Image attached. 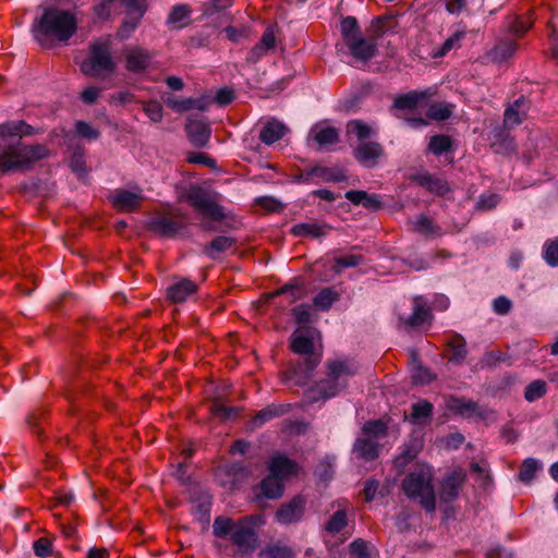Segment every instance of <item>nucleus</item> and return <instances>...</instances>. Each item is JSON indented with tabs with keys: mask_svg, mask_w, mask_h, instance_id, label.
<instances>
[{
	"mask_svg": "<svg viewBox=\"0 0 558 558\" xmlns=\"http://www.w3.org/2000/svg\"><path fill=\"white\" fill-rule=\"evenodd\" d=\"M310 135L320 147L332 145L339 140V133L332 126L315 125L312 128Z\"/></svg>",
	"mask_w": 558,
	"mask_h": 558,
	"instance_id": "nucleus-28",
	"label": "nucleus"
},
{
	"mask_svg": "<svg viewBox=\"0 0 558 558\" xmlns=\"http://www.w3.org/2000/svg\"><path fill=\"white\" fill-rule=\"evenodd\" d=\"M111 45L110 37H101L92 41L88 57L81 63V71L90 76L112 74L116 64L112 59Z\"/></svg>",
	"mask_w": 558,
	"mask_h": 558,
	"instance_id": "nucleus-7",
	"label": "nucleus"
},
{
	"mask_svg": "<svg viewBox=\"0 0 558 558\" xmlns=\"http://www.w3.org/2000/svg\"><path fill=\"white\" fill-rule=\"evenodd\" d=\"M292 314L294 316L295 323L300 325V327H305L306 324L311 322L312 311L311 306L307 304H301L292 310Z\"/></svg>",
	"mask_w": 558,
	"mask_h": 558,
	"instance_id": "nucleus-52",
	"label": "nucleus"
},
{
	"mask_svg": "<svg viewBox=\"0 0 558 558\" xmlns=\"http://www.w3.org/2000/svg\"><path fill=\"white\" fill-rule=\"evenodd\" d=\"M330 230L326 225L317 222H303L298 223L291 228V233L295 236L318 239Z\"/></svg>",
	"mask_w": 558,
	"mask_h": 558,
	"instance_id": "nucleus-27",
	"label": "nucleus"
},
{
	"mask_svg": "<svg viewBox=\"0 0 558 558\" xmlns=\"http://www.w3.org/2000/svg\"><path fill=\"white\" fill-rule=\"evenodd\" d=\"M255 517H243L236 521L217 517L213 523V533L220 538H229L242 554H250L257 547Z\"/></svg>",
	"mask_w": 558,
	"mask_h": 558,
	"instance_id": "nucleus-3",
	"label": "nucleus"
},
{
	"mask_svg": "<svg viewBox=\"0 0 558 558\" xmlns=\"http://www.w3.org/2000/svg\"><path fill=\"white\" fill-rule=\"evenodd\" d=\"M279 294H287L289 296L290 302H295L302 298H304L305 292L303 288L298 283H289L283 286L282 288L278 289L272 293V296L279 295Z\"/></svg>",
	"mask_w": 558,
	"mask_h": 558,
	"instance_id": "nucleus-48",
	"label": "nucleus"
},
{
	"mask_svg": "<svg viewBox=\"0 0 558 558\" xmlns=\"http://www.w3.org/2000/svg\"><path fill=\"white\" fill-rule=\"evenodd\" d=\"M34 551L40 558L49 557L52 554V544L47 538H39L34 543Z\"/></svg>",
	"mask_w": 558,
	"mask_h": 558,
	"instance_id": "nucleus-57",
	"label": "nucleus"
},
{
	"mask_svg": "<svg viewBox=\"0 0 558 558\" xmlns=\"http://www.w3.org/2000/svg\"><path fill=\"white\" fill-rule=\"evenodd\" d=\"M353 156L362 166L373 168L385 156V149L377 142H363L353 149Z\"/></svg>",
	"mask_w": 558,
	"mask_h": 558,
	"instance_id": "nucleus-14",
	"label": "nucleus"
},
{
	"mask_svg": "<svg viewBox=\"0 0 558 558\" xmlns=\"http://www.w3.org/2000/svg\"><path fill=\"white\" fill-rule=\"evenodd\" d=\"M210 412L214 416L227 421L238 417L240 415L241 408L226 407L219 400H215L210 405Z\"/></svg>",
	"mask_w": 558,
	"mask_h": 558,
	"instance_id": "nucleus-33",
	"label": "nucleus"
},
{
	"mask_svg": "<svg viewBox=\"0 0 558 558\" xmlns=\"http://www.w3.org/2000/svg\"><path fill=\"white\" fill-rule=\"evenodd\" d=\"M448 345L451 350L449 361L457 364L462 363L468 354L465 340L461 336L454 335L448 342Z\"/></svg>",
	"mask_w": 558,
	"mask_h": 558,
	"instance_id": "nucleus-31",
	"label": "nucleus"
},
{
	"mask_svg": "<svg viewBox=\"0 0 558 558\" xmlns=\"http://www.w3.org/2000/svg\"><path fill=\"white\" fill-rule=\"evenodd\" d=\"M533 23L531 12L525 15L513 16L509 22V31L518 37H522L532 27Z\"/></svg>",
	"mask_w": 558,
	"mask_h": 558,
	"instance_id": "nucleus-32",
	"label": "nucleus"
},
{
	"mask_svg": "<svg viewBox=\"0 0 558 558\" xmlns=\"http://www.w3.org/2000/svg\"><path fill=\"white\" fill-rule=\"evenodd\" d=\"M108 199L116 210L120 213H133L141 209L145 197L141 190L132 192L118 189L110 193Z\"/></svg>",
	"mask_w": 558,
	"mask_h": 558,
	"instance_id": "nucleus-13",
	"label": "nucleus"
},
{
	"mask_svg": "<svg viewBox=\"0 0 558 558\" xmlns=\"http://www.w3.org/2000/svg\"><path fill=\"white\" fill-rule=\"evenodd\" d=\"M185 225L183 215L171 209L156 211L147 222L149 231L163 236L171 238L180 232Z\"/></svg>",
	"mask_w": 558,
	"mask_h": 558,
	"instance_id": "nucleus-10",
	"label": "nucleus"
},
{
	"mask_svg": "<svg viewBox=\"0 0 558 558\" xmlns=\"http://www.w3.org/2000/svg\"><path fill=\"white\" fill-rule=\"evenodd\" d=\"M287 132L288 129L282 122L272 119L267 121L262 128L259 132V140L266 145H271L281 140Z\"/></svg>",
	"mask_w": 558,
	"mask_h": 558,
	"instance_id": "nucleus-24",
	"label": "nucleus"
},
{
	"mask_svg": "<svg viewBox=\"0 0 558 558\" xmlns=\"http://www.w3.org/2000/svg\"><path fill=\"white\" fill-rule=\"evenodd\" d=\"M429 469L411 472L402 481V489L411 499H418L427 512H434L436 507L434 487Z\"/></svg>",
	"mask_w": 558,
	"mask_h": 558,
	"instance_id": "nucleus-8",
	"label": "nucleus"
},
{
	"mask_svg": "<svg viewBox=\"0 0 558 558\" xmlns=\"http://www.w3.org/2000/svg\"><path fill=\"white\" fill-rule=\"evenodd\" d=\"M125 69L131 73H143L153 66L156 53L141 46H128L123 50Z\"/></svg>",
	"mask_w": 558,
	"mask_h": 558,
	"instance_id": "nucleus-11",
	"label": "nucleus"
},
{
	"mask_svg": "<svg viewBox=\"0 0 558 558\" xmlns=\"http://www.w3.org/2000/svg\"><path fill=\"white\" fill-rule=\"evenodd\" d=\"M347 133L355 135L362 142L372 135V129L362 120H352L347 124Z\"/></svg>",
	"mask_w": 558,
	"mask_h": 558,
	"instance_id": "nucleus-42",
	"label": "nucleus"
},
{
	"mask_svg": "<svg viewBox=\"0 0 558 558\" xmlns=\"http://www.w3.org/2000/svg\"><path fill=\"white\" fill-rule=\"evenodd\" d=\"M255 205L259 206L267 213H279L284 208V205L272 196H260L255 199Z\"/></svg>",
	"mask_w": 558,
	"mask_h": 558,
	"instance_id": "nucleus-49",
	"label": "nucleus"
},
{
	"mask_svg": "<svg viewBox=\"0 0 558 558\" xmlns=\"http://www.w3.org/2000/svg\"><path fill=\"white\" fill-rule=\"evenodd\" d=\"M363 257L357 254H349L345 256H339L333 259L335 264L332 269L336 272L342 271L344 268L356 267L363 263Z\"/></svg>",
	"mask_w": 558,
	"mask_h": 558,
	"instance_id": "nucleus-44",
	"label": "nucleus"
},
{
	"mask_svg": "<svg viewBox=\"0 0 558 558\" xmlns=\"http://www.w3.org/2000/svg\"><path fill=\"white\" fill-rule=\"evenodd\" d=\"M234 99V93L230 88H220L215 97V101L219 104L220 106H227L231 104Z\"/></svg>",
	"mask_w": 558,
	"mask_h": 558,
	"instance_id": "nucleus-63",
	"label": "nucleus"
},
{
	"mask_svg": "<svg viewBox=\"0 0 558 558\" xmlns=\"http://www.w3.org/2000/svg\"><path fill=\"white\" fill-rule=\"evenodd\" d=\"M248 476V470L239 463L219 465L215 471L217 483L227 490L235 489Z\"/></svg>",
	"mask_w": 558,
	"mask_h": 558,
	"instance_id": "nucleus-12",
	"label": "nucleus"
},
{
	"mask_svg": "<svg viewBox=\"0 0 558 558\" xmlns=\"http://www.w3.org/2000/svg\"><path fill=\"white\" fill-rule=\"evenodd\" d=\"M518 50L514 39H500L485 56L487 62L501 64L511 59Z\"/></svg>",
	"mask_w": 558,
	"mask_h": 558,
	"instance_id": "nucleus-17",
	"label": "nucleus"
},
{
	"mask_svg": "<svg viewBox=\"0 0 558 558\" xmlns=\"http://www.w3.org/2000/svg\"><path fill=\"white\" fill-rule=\"evenodd\" d=\"M198 286L186 278H179L167 289V296L173 303H182L196 293Z\"/></svg>",
	"mask_w": 558,
	"mask_h": 558,
	"instance_id": "nucleus-18",
	"label": "nucleus"
},
{
	"mask_svg": "<svg viewBox=\"0 0 558 558\" xmlns=\"http://www.w3.org/2000/svg\"><path fill=\"white\" fill-rule=\"evenodd\" d=\"M430 317L429 308L421 303V298H416L412 315L402 319V323L408 327H418L428 322Z\"/></svg>",
	"mask_w": 558,
	"mask_h": 558,
	"instance_id": "nucleus-30",
	"label": "nucleus"
},
{
	"mask_svg": "<svg viewBox=\"0 0 558 558\" xmlns=\"http://www.w3.org/2000/svg\"><path fill=\"white\" fill-rule=\"evenodd\" d=\"M76 132L80 136L87 140H96L99 137V131L93 128L89 123L77 121L75 124Z\"/></svg>",
	"mask_w": 558,
	"mask_h": 558,
	"instance_id": "nucleus-55",
	"label": "nucleus"
},
{
	"mask_svg": "<svg viewBox=\"0 0 558 558\" xmlns=\"http://www.w3.org/2000/svg\"><path fill=\"white\" fill-rule=\"evenodd\" d=\"M341 35L350 54L362 62H367L375 57L377 44L375 39H366L353 16H347L341 21Z\"/></svg>",
	"mask_w": 558,
	"mask_h": 558,
	"instance_id": "nucleus-6",
	"label": "nucleus"
},
{
	"mask_svg": "<svg viewBox=\"0 0 558 558\" xmlns=\"http://www.w3.org/2000/svg\"><path fill=\"white\" fill-rule=\"evenodd\" d=\"M546 383L544 380H534L526 386L524 391V398L529 402H534L546 393Z\"/></svg>",
	"mask_w": 558,
	"mask_h": 558,
	"instance_id": "nucleus-45",
	"label": "nucleus"
},
{
	"mask_svg": "<svg viewBox=\"0 0 558 558\" xmlns=\"http://www.w3.org/2000/svg\"><path fill=\"white\" fill-rule=\"evenodd\" d=\"M530 105L529 101L521 96L512 105H510L504 113V126L508 130L522 123L526 117Z\"/></svg>",
	"mask_w": 558,
	"mask_h": 558,
	"instance_id": "nucleus-19",
	"label": "nucleus"
},
{
	"mask_svg": "<svg viewBox=\"0 0 558 558\" xmlns=\"http://www.w3.org/2000/svg\"><path fill=\"white\" fill-rule=\"evenodd\" d=\"M447 405L451 411L460 415H471L477 411V405L475 402L459 398H450Z\"/></svg>",
	"mask_w": 558,
	"mask_h": 558,
	"instance_id": "nucleus-37",
	"label": "nucleus"
},
{
	"mask_svg": "<svg viewBox=\"0 0 558 558\" xmlns=\"http://www.w3.org/2000/svg\"><path fill=\"white\" fill-rule=\"evenodd\" d=\"M543 256L548 265L558 266V246H546Z\"/></svg>",
	"mask_w": 558,
	"mask_h": 558,
	"instance_id": "nucleus-64",
	"label": "nucleus"
},
{
	"mask_svg": "<svg viewBox=\"0 0 558 558\" xmlns=\"http://www.w3.org/2000/svg\"><path fill=\"white\" fill-rule=\"evenodd\" d=\"M180 199L189 203L206 219L220 221L225 217L222 207L201 186H190L181 193Z\"/></svg>",
	"mask_w": 558,
	"mask_h": 558,
	"instance_id": "nucleus-9",
	"label": "nucleus"
},
{
	"mask_svg": "<svg viewBox=\"0 0 558 558\" xmlns=\"http://www.w3.org/2000/svg\"><path fill=\"white\" fill-rule=\"evenodd\" d=\"M434 95L435 90L433 88H427L425 90H411L397 96L395 98L393 106L400 110H412L422 106Z\"/></svg>",
	"mask_w": 558,
	"mask_h": 558,
	"instance_id": "nucleus-16",
	"label": "nucleus"
},
{
	"mask_svg": "<svg viewBox=\"0 0 558 558\" xmlns=\"http://www.w3.org/2000/svg\"><path fill=\"white\" fill-rule=\"evenodd\" d=\"M186 132L190 141L197 146L205 145L210 136L209 126L199 120H189Z\"/></svg>",
	"mask_w": 558,
	"mask_h": 558,
	"instance_id": "nucleus-26",
	"label": "nucleus"
},
{
	"mask_svg": "<svg viewBox=\"0 0 558 558\" xmlns=\"http://www.w3.org/2000/svg\"><path fill=\"white\" fill-rule=\"evenodd\" d=\"M466 480V474L463 470H456L449 474L441 483L439 490V498L444 502L454 501Z\"/></svg>",
	"mask_w": 558,
	"mask_h": 558,
	"instance_id": "nucleus-15",
	"label": "nucleus"
},
{
	"mask_svg": "<svg viewBox=\"0 0 558 558\" xmlns=\"http://www.w3.org/2000/svg\"><path fill=\"white\" fill-rule=\"evenodd\" d=\"M304 501L302 498H294L289 504L283 505L276 513L278 522L290 524L299 521L303 515Z\"/></svg>",
	"mask_w": 558,
	"mask_h": 558,
	"instance_id": "nucleus-22",
	"label": "nucleus"
},
{
	"mask_svg": "<svg viewBox=\"0 0 558 558\" xmlns=\"http://www.w3.org/2000/svg\"><path fill=\"white\" fill-rule=\"evenodd\" d=\"M348 524V517L345 509L337 510L325 523V530L328 533L337 534L342 531Z\"/></svg>",
	"mask_w": 558,
	"mask_h": 558,
	"instance_id": "nucleus-35",
	"label": "nucleus"
},
{
	"mask_svg": "<svg viewBox=\"0 0 558 558\" xmlns=\"http://www.w3.org/2000/svg\"><path fill=\"white\" fill-rule=\"evenodd\" d=\"M269 469L272 475L282 480L295 472L296 464L289 458L278 456L271 460Z\"/></svg>",
	"mask_w": 558,
	"mask_h": 558,
	"instance_id": "nucleus-29",
	"label": "nucleus"
},
{
	"mask_svg": "<svg viewBox=\"0 0 558 558\" xmlns=\"http://www.w3.org/2000/svg\"><path fill=\"white\" fill-rule=\"evenodd\" d=\"M452 108L450 104L435 102L429 106L427 116L433 120L444 121L450 118Z\"/></svg>",
	"mask_w": 558,
	"mask_h": 558,
	"instance_id": "nucleus-41",
	"label": "nucleus"
},
{
	"mask_svg": "<svg viewBox=\"0 0 558 558\" xmlns=\"http://www.w3.org/2000/svg\"><path fill=\"white\" fill-rule=\"evenodd\" d=\"M292 550L287 546H271L260 553L262 558H292Z\"/></svg>",
	"mask_w": 558,
	"mask_h": 558,
	"instance_id": "nucleus-53",
	"label": "nucleus"
},
{
	"mask_svg": "<svg viewBox=\"0 0 558 558\" xmlns=\"http://www.w3.org/2000/svg\"><path fill=\"white\" fill-rule=\"evenodd\" d=\"M189 14L190 10L187 5H177L170 12L168 23L174 25L175 27H182L183 22L189 17Z\"/></svg>",
	"mask_w": 558,
	"mask_h": 558,
	"instance_id": "nucleus-50",
	"label": "nucleus"
},
{
	"mask_svg": "<svg viewBox=\"0 0 558 558\" xmlns=\"http://www.w3.org/2000/svg\"><path fill=\"white\" fill-rule=\"evenodd\" d=\"M538 469V461L533 458H527L521 464L518 477L521 482L529 484L535 476V473L537 472Z\"/></svg>",
	"mask_w": 558,
	"mask_h": 558,
	"instance_id": "nucleus-43",
	"label": "nucleus"
},
{
	"mask_svg": "<svg viewBox=\"0 0 558 558\" xmlns=\"http://www.w3.org/2000/svg\"><path fill=\"white\" fill-rule=\"evenodd\" d=\"M362 432L363 436L376 441L387 434V426L381 420L371 421L364 424Z\"/></svg>",
	"mask_w": 558,
	"mask_h": 558,
	"instance_id": "nucleus-40",
	"label": "nucleus"
},
{
	"mask_svg": "<svg viewBox=\"0 0 558 558\" xmlns=\"http://www.w3.org/2000/svg\"><path fill=\"white\" fill-rule=\"evenodd\" d=\"M76 28L77 20L72 12L49 8L36 21L33 31L35 38L44 44L47 39L68 41Z\"/></svg>",
	"mask_w": 558,
	"mask_h": 558,
	"instance_id": "nucleus-2",
	"label": "nucleus"
},
{
	"mask_svg": "<svg viewBox=\"0 0 558 558\" xmlns=\"http://www.w3.org/2000/svg\"><path fill=\"white\" fill-rule=\"evenodd\" d=\"M290 410V404H270L258 411L251 422V428H259L266 422L279 417Z\"/></svg>",
	"mask_w": 558,
	"mask_h": 558,
	"instance_id": "nucleus-23",
	"label": "nucleus"
},
{
	"mask_svg": "<svg viewBox=\"0 0 558 558\" xmlns=\"http://www.w3.org/2000/svg\"><path fill=\"white\" fill-rule=\"evenodd\" d=\"M411 417L413 421L418 422L429 417L433 413V404L428 401L422 400L411 407Z\"/></svg>",
	"mask_w": 558,
	"mask_h": 558,
	"instance_id": "nucleus-47",
	"label": "nucleus"
},
{
	"mask_svg": "<svg viewBox=\"0 0 558 558\" xmlns=\"http://www.w3.org/2000/svg\"><path fill=\"white\" fill-rule=\"evenodd\" d=\"M144 112L153 122H160L163 117V109L159 101L150 100L143 104Z\"/></svg>",
	"mask_w": 558,
	"mask_h": 558,
	"instance_id": "nucleus-51",
	"label": "nucleus"
},
{
	"mask_svg": "<svg viewBox=\"0 0 558 558\" xmlns=\"http://www.w3.org/2000/svg\"><path fill=\"white\" fill-rule=\"evenodd\" d=\"M351 553L359 558H367L368 557V543L362 538L354 539L350 544Z\"/></svg>",
	"mask_w": 558,
	"mask_h": 558,
	"instance_id": "nucleus-62",
	"label": "nucleus"
},
{
	"mask_svg": "<svg viewBox=\"0 0 558 558\" xmlns=\"http://www.w3.org/2000/svg\"><path fill=\"white\" fill-rule=\"evenodd\" d=\"M353 452L357 458L365 461H373L378 457L379 445L372 438L359 437L353 445Z\"/></svg>",
	"mask_w": 558,
	"mask_h": 558,
	"instance_id": "nucleus-25",
	"label": "nucleus"
},
{
	"mask_svg": "<svg viewBox=\"0 0 558 558\" xmlns=\"http://www.w3.org/2000/svg\"><path fill=\"white\" fill-rule=\"evenodd\" d=\"M141 19L142 16H140V13H136V16L134 17H129L119 29V36L121 38H128L130 34L137 27Z\"/></svg>",
	"mask_w": 558,
	"mask_h": 558,
	"instance_id": "nucleus-61",
	"label": "nucleus"
},
{
	"mask_svg": "<svg viewBox=\"0 0 558 558\" xmlns=\"http://www.w3.org/2000/svg\"><path fill=\"white\" fill-rule=\"evenodd\" d=\"M29 134V125L23 121L0 124V171L24 170L48 156L44 145H25L21 138Z\"/></svg>",
	"mask_w": 558,
	"mask_h": 558,
	"instance_id": "nucleus-1",
	"label": "nucleus"
},
{
	"mask_svg": "<svg viewBox=\"0 0 558 558\" xmlns=\"http://www.w3.org/2000/svg\"><path fill=\"white\" fill-rule=\"evenodd\" d=\"M190 163L204 165L209 168L216 167V161L205 153H192L186 159Z\"/></svg>",
	"mask_w": 558,
	"mask_h": 558,
	"instance_id": "nucleus-60",
	"label": "nucleus"
},
{
	"mask_svg": "<svg viewBox=\"0 0 558 558\" xmlns=\"http://www.w3.org/2000/svg\"><path fill=\"white\" fill-rule=\"evenodd\" d=\"M337 299L338 293L335 290L331 288H325L313 299V303L317 308L327 311Z\"/></svg>",
	"mask_w": 558,
	"mask_h": 558,
	"instance_id": "nucleus-39",
	"label": "nucleus"
},
{
	"mask_svg": "<svg viewBox=\"0 0 558 558\" xmlns=\"http://www.w3.org/2000/svg\"><path fill=\"white\" fill-rule=\"evenodd\" d=\"M344 197L354 205H362L364 208L376 211L383 207L380 197L376 194H368L365 191L350 190Z\"/></svg>",
	"mask_w": 558,
	"mask_h": 558,
	"instance_id": "nucleus-21",
	"label": "nucleus"
},
{
	"mask_svg": "<svg viewBox=\"0 0 558 558\" xmlns=\"http://www.w3.org/2000/svg\"><path fill=\"white\" fill-rule=\"evenodd\" d=\"M465 33L462 31H457L449 38H447L441 47L433 53L434 58H442L452 49L460 48L461 41L464 39Z\"/></svg>",
	"mask_w": 558,
	"mask_h": 558,
	"instance_id": "nucleus-36",
	"label": "nucleus"
},
{
	"mask_svg": "<svg viewBox=\"0 0 558 558\" xmlns=\"http://www.w3.org/2000/svg\"><path fill=\"white\" fill-rule=\"evenodd\" d=\"M412 378L417 384H428L434 377L427 368L421 365H415L412 369Z\"/></svg>",
	"mask_w": 558,
	"mask_h": 558,
	"instance_id": "nucleus-58",
	"label": "nucleus"
},
{
	"mask_svg": "<svg viewBox=\"0 0 558 558\" xmlns=\"http://www.w3.org/2000/svg\"><path fill=\"white\" fill-rule=\"evenodd\" d=\"M282 490L283 485L281 483V480L272 475L271 473L262 482V492L268 498L275 499L280 497Z\"/></svg>",
	"mask_w": 558,
	"mask_h": 558,
	"instance_id": "nucleus-34",
	"label": "nucleus"
},
{
	"mask_svg": "<svg viewBox=\"0 0 558 558\" xmlns=\"http://www.w3.org/2000/svg\"><path fill=\"white\" fill-rule=\"evenodd\" d=\"M291 349L296 354L307 355L304 361L292 371L293 380L298 385H305L319 363V359L312 355L314 342L311 329L306 327L296 328L291 336Z\"/></svg>",
	"mask_w": 558,
	"mask_h": 558,
	"instance_id": "nucleus-5",
	"label": "nucleus"
},
{
	"mask_svg": "<svg viewBox=\"0 0 558 558\" xmlns=\"http://www.w3.org/2000/svg\"><path fill=\"white\" fill-rule=\"evenodd\" d=\"M493 308L496 314L506 315L511 311L512 302L507 296L501 295L494 300Z\"/></svg>",
	"mask_w": 558,
	"mask_h": 558,
	"instance_id": "nucleus-59",
	"label": "nucleus"
},
{
	"mask_svg": "<svg viewBox=\"0 0 558 558\" xmlns=\"http://www.w3.org/2000/svg\"><path fill=\"white\" fill-rule=\"evenodd\" d=\"M415 228L418 232L424 234H434L437 232L433 219L423 215L416 219Z\"/></svg>",
	"mask_w": 558,
	"mask_h": 558,
	"instance_id": "nucleus-56",
	"label": "nucleus"
},
{
	"mask_svg": "<svg viewBox=\"0 0 558 558\" xmlns=\"http://www.w3.org/2000/svg\"><path fill=\"white\" fill-rule=\"evenodd\" d=\"M500 202V196L498 194H482L477 202L476 207L480 210H492L494 209Z\"/></svg>",
	"mask_w": 558,
	"mask_h": 558,
	"instance_id": "nucleus-54",
	"label": "nucleus"
},
{
	"mask_svg": "<svg viewBox=\"0 0 558 558\" xmlns=\"http://www.w3.org/2000/svg\"><path fill=\"white\" fill-rule=\"evenodd\" d=\"M452 141L448 135L432 136L428 143V150L435 156H441L444 153L450 150Z\"/></svg>",
	"mask_w": 558,
	"mask_h": 558,
	"instance_id": "nucleus-38",
	"label": "nucleus"
},
{
	"mask_svg": "<svg viewBox=\"0 0 558 558\" xmlns=\"http://www.w3.org/2000/svg\"><path fill=\"white\" fill-rule=\"evenodd\" d=\"M356 366L342 360H336L328 363V378L320 381L314 389L306 392V399L310 403L318 400L328 399L337 396L347 386V379L356 373Z\"/></svg>",
	"mask_w": 558,
	"mask_h": 558,
	"instance_id": "nucleus-4",
	"label": "nucleus"
},
{
	"mask_svg": "<svg viewBox=\"0 0 558 558\" xmlns=\"http://www.w3.org/2000/svg\"><path fill=\"white\" fill-rule=\"evenodd\" d=\"M420 186L426 189L429 193L442 196L450 191V186L444 178L430 173L417 174L413 179Z\"/></svg>",
	"mask_w": 558,
	"mask_h": 558,
	"instance_id": "nucleus-20",
	"label": "nucleus"
},
{
	"mask_svg": "<svg viewBox=\"0 0 558 558\" xmlns=\"http://www.w3.org/2000/svg\"><path fill=\"white\" fill-rule=\"evenodd\" d=\"M161 99L169 108L175 112H185L191 110V107L189 106L191 101L189 98L180 99L172 94L166 93L161 96Z\"/></svg>",
	"mask_w": 558,
	"mask_h": 558,
	"instance_id": "nucleus-46",
	"label": "nucleus"
}]
</instances>
